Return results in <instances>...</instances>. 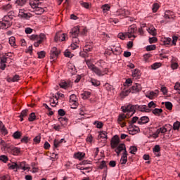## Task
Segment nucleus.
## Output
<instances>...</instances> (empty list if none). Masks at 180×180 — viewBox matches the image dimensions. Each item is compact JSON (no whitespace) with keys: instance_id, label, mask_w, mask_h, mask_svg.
I'll return each instance as SVG.
<instances>
[{"instance_id":"nucleus-56","label":"nucleus","mask_w":180,"mask_h":180,"mask_svg":"<svg viewBox=\"0 0 180 180\" xmlns=\"http://www.w3.org/2000/svg\"><path fill=\"white\" fill-rule=\"evenodd\" d=\"M86 64L88 66V68H89V70H92V68H94V67L95 66V65L92 64L91 63V60H86Z\"/></svg>"},{"instance_id":"nucleus-55","label":"nucleus","mask_w":180,"mask_h":180,"mask_svg":"<svg viewBox=\"0 0 180 180\" xmlns=\"http://www.w3.org/2000/svg\"><path fill=\"white\" fill-rule=\"evenodd\" d=\"M147 108H148V109H151V108H157V104H155V103H154V101H150L148 104Z\"/></svg>"},{"instance_id":"nucleus-47","label":"nucleus","mask_w":180,"mask_h":180,"mask_svg":"<svg viewBox=\"0 0 180 180\" xmlns=\"http://www.w3.org/2000/svg\"><path fill=\"white\" fill-rule=\"evenodd\" d=\"M94 124L96 126V127H97V129H102V127H103V123L101 122L96 121Z\"/></svg>"},{"instance_id":"nucleus-17","label":"nucleus","mask_w":180,"mask_h":180,"mask_svg":"<svg viewBox=\"0 0 180 180\" xmlns=\"http://www.w3.org/2000/svg\"><path fill=\"white\" fill-rule=\"evenodd\" d=\"M91 71H93V72H95V74L98 77H103V75H105V74L102 72V70L98 69L96 66L91 68Z\"/></svg>"},{"instance_id":"nucleus-13","label":"nucleus","mask_w":180,"mask_h":180,"mask_svg":"<svg viewBox=\"0 0 180 180\" xmlns=\"http://www.w3.org/2000/svg\"><path fill=\"white\" fill-rule=\"evenodd\" d=\"M67 36L63 32H57L55 36V41H64Z\"/></svg>"},{"instance_id":"nucleus-4","label":"nucleus","mask_w":180,"mask_h":180,"mask_svg":"<svg viewBox=\"0 0 180 180\" xmlns=\"http://www.w3.org/2000/svg\"><path fill=\"white\" fill-rule=\"evenodd\" d=\"M13 18L12 15H5L3 18V21H0V29H8L12 26V23L11 20H12Z\"/></svg>"},{"instance_id":"nucleus-7","label":"nucleus","mask_w":180,"mask_h":180,"mask_svg":"<svg viewBox=\"0 0 180 180\" xmlns=\"http://www.w3.org/2000/svg\"><path fill=\"white\" fill-rule=\"evenodd\" d=\"M60 53H61V51L57 49V48H52L50 53V59L53 60V61H56V60H57V58H58Z\"/></svg>"},{"instance_id":"nucleus-14","label":"nucleus","mask_w":180,"mask_h":180,"mask_svg":"<svg viewBox=\"0 0 180 180\" xmlns=\"http://www.w3.org/2000/svg\"><path fill=\"white\" fill-rule=\"evenodd\" d=\"M17 169H23V171H26L27 169H30V167L27 164H26V162H21L18 163Z\"/></svg>"},{"instance_id":"nucleus-32","label":"nucleus","mask_w":180,"mask_h":180,"mask_svg":"<svg viewBox=\"0 0 180 180\" xmlns=\"http://www.w3.org/2000/svg\"><path fill=\"white\" fill-rule=\"evenodd\" d=\"M3 11H5L6 12H9V11H12V5L11 4H6L2 6Z\"/></svg>"},{"instance_id":"nucleus-35","label":"nucleus","mask_w":180,"mask_h":180,"mask_svg":"<svg viewBox=\"0 0 180 180\" xmlns=\"http://www.w3.org/2000/svg\"><path fill=\"white\" fill-rule=\"evenodd\" d=\"M13 136L15 139L19 140V139H20V137H22V132H20L19 131H16L15 132H14Z\"/></svg>"},{"instance_id":"nucleus-51","label":"nucleus","mask_w":180,"mask_h":180,"mask_svg":"<svg viewBox=\"0 0 180 180\" xmlns=\"http://www.w3.org/2000/svg\"><path fill=\"white\" fill-rule=\"evenodd\" d=\"M139 117H133L131 120L129 122L130 123V126H133V124H134V123H136V122H139Z\"/></svg>"},{"instance_id":"nucleus-54","label":"nucleus","mask_w":180,"mask_h":180,"mask_svg":"<svg viewBox=\"0 0 180 180\" xmlns=\"http://www.w3.org/2000/svg\"><path fill=\"white\" fill-rule=\"evenodd\" d=\"M150 58H151V54H150V53H146V54L143 55V60L146 63H149L150 60H148Z\"/></svg>"},{"instance_id":"nucleus-40","label":"nucleus","mask_w":180,"mask_h":180,"mask_svg":"<svg viewBox=\"0 0 180 180\" xmlns=\"http://www.w3.org/2000/svg\"><path fill=\"white\" fill-rule=\"evenodd\" d=\"M111 51L113 54H115V56H117V54H120V47H117L115 49H111Z\"/></svg>"},{"instance_id":"nucleus-5","label":"nucleus","mask_w":180,"mask_h":180,"mask_svg":"<svg viewBox=\"0 0 180 180\" xmlns=\"http://www.w3.org/2000/svg\"><path fill=\"white\" fill-rule=\"evenodd\" d=\"M141 89H142L141 84L139 83H136L129 89V90H127L124 92H123L122 95L124 96H127V95H129L130 92H131V94H136V92H140Z\"/></svg>"},{"instance_id":"nucleus-8","label":"nucleus","mask_w":180,"mask_h":180,"mask_svg":"<svg viewBox=\"0 0 180 180\" xmlns=\"http://www.w3.org/2000/svg\"><path fill=\"white\" fill-rule=\"evenodd\" d=\"M92 44H89V43L86 44V45L84 47V52H80L79 56L80 57H84V58H86V53H89V51H92Z\"/></svg>"},{"instance_id":"nucleus-49","label":"nucleus","mask_w":180,"mask_h":180,"mask_svg":"<svg viewBox=\"0 0 180 180\" xmlns=\"http://www.w3.org/2000/svg\"><path fill=\"white\" fill-rule=\"evenodd\" d=\"M160 8V5L158 3H155L153 5V8H152V11L153 12H157V11H158V9Z\"/></svg>"},{"instance_id":"nucleus-59","label":"nucleus","mask_w":180,"mask_h":180,"mask_svg":"<svg viewBox=\"0 0 180 180\" xmlns=\"http://www.w3.org/2000/svg\"><path fill=\"white\" fill-rule=\"evenodd\" d=\"M156 46L155 45H148L146 46L147 51H151L153 50H155Z\"/></svg>"},{"instance_id":"nucleus-21","label":"nucleus","mask_w":180,"mask_h":180,"mask_svg":"<svg viewBox=\"0 0 180 180\" xmlns=\"http://www.w3.org/2000/svg\"><path fill=\"white\" fill-rule=\"evenodd\" d=\"M39 4L40 1H38L37 0H30V5L32 9L37 8Z\"/></svg>"},{"instance_id":"nucleus-52","label":"nucleus","mask_w":180,"mask_h":180,"mask_svg":"<svg viewBox=\"0 0 180 180\" xmlns=\"http://www.w3.org/2000/svg\"><path fill=\"white\" fill-rule=\"evenodd\" d=\"M64 56H65V57H68L69 58H72V53H71V52H70V51L68 49H67L64 52Z\"/></svg>"},{"instance_id":"nucleus-18","label":"nucleus","mask_w":180,"mask_h":180,"mask_svg":"<svg viewBox=\"0 0 180 180\" xmlns=\"http://www.w3.org/2000/svg\"><path fill=\"white\" fill-rule=\"evenodd\" d=\"M148 122H150V118L147 116H143L139 120L138 124H146Z\"/></svg>"},{"instance_id":"nucleus-46","label":"nucleus","mask_w":180,"mask_h":180,"mask_svg":"<svg viewBox=\"0 0 180 180\" xmlns=\"http://www.w3.org/2000/svg\"><path fill=\"white\" fill-rule=\"evenodd\" d=\"M28 120H29V122H34V120H36V114H34V112H32L30 115Z\"/></svg>"},{"instance_id":"nucleus-48","label":"nucleus","mask_w":180,"mask_h":180,"mask_svg":"<svg viewBox=\"0 0 180 180\" xmlns=\"http://www.w3.org/2000/svg\"><path fill=\"white\" fill-rule=\"evenodd\" d=\"M179 127H180V122L179 121H176L173 124V129L174 130H179Z\"/></svg>"},{"instance_id":"nucleus-28","label":"nucleus","mask_w":180,"mask_h":180,"mask_svg":"<svg viewBox=\"0 0 180 180\" xmlns=\"http://www.w3.org/2000/svg\"><path fill=\"white\" fill-rule=\"evenodd\" d=\"M65 139H62L60 141L55 139L53 141V146L55 148H58V147H60V144H61V143H63V141H64Z\"/></svg>"},{"instance_id":"nucleus-1","label":"nucleus","mask_w":180,"mask_h":180,"mask_svg":"<svg viewBox=\"0 0 180 180\" xmlns=\"http://www.w3.org/2000/svg\"><path fill=\"white\" fill-rule=\"evenodd\" d=\"M121 109L124 113H130V112H133L130 116H133L136 110H139V112H145L146 113L151 112V109L148 108L146 105H139L129 104L127 105L121 107Z\"/></svg>"},{"instance_id":"nucleus-12","label":"nucleus","mask_w":180,"mask_h":180,"mask_svg":"<svg viewBox=\"0 0 180 180\" xmlns=\"http://www.w3.org/2000/svg\"><path fill=\"white\" fill-rule=\"evenodd\" d=\"M18 16L22 19H29L30 18H32V14L30 13H26L23 9H20L19 11Z\"/></svg>"},{"instance_id":"nucleus-19","label":"nucleus","mask_w":180,"mask_h":180,"mask_svg":"<svg viewBox=\"0 0 180 180\" xmlns=\"http://www.w3.org/2000/svg\"><path fill=\"white\" fill-rule=\"evenodd\" d=\"M158 90H155V91H150L149 94L146 95L147 98L149 99H154V98H157L158 96Z\"/></svg>"},{"instance_id":"nucleus-36","label":"nucleus","mask_w":180,"mask_h":180,"mask_svg":"<svg viewBox=\"0 0 180 180\" xmlns=\"http://www.w3.org/2000/svg\"><path fill=\"white\" fill-rule=\"evenodd\" d=\"M26 116H27V110H24L20 115L21 122H23V117H26Z\"/></svg>"},{"instance_id":"nucleus-62","label":"nucleus","mask_w":180,"mask_h":180,"mask_svg":"<svg viewBox=\"0 0 180 180\" xmlns=\"http://www.w3.org/2000/svg\"><path fill=\"white\" fill-rule=\"evenodd\" d=\"M80 4L82 5V6H83V8H86V9H89V3L80 1Z\"/></svg>"},{"instance_id":"nucleus-16","label":"nucleus","mask_w":180,"mask_h":180,"mask_svg":"<svg viewBox=\"0 0 180 180\" xmlns=\"http://www.w3.org/2000/svg\"><path fill=\"white\" fill-rule=\"evenodd\" d=\"M164 17L166 20H171V19H174V12L167 10L165 11Z\"/></svg>"},{"instance_id":"nucleus-3","label":"nucleus","mask_w":180,"mask_h":180,"mask_svg":"<svg viewBox=\"0 0 180 180\" xmlns=\"http://www.w3.org/2000/svg\"><path fill=\"white\" fill-rule=\"evenodd\" d=\"M80 32L81 30L79 26H76L70 30V37H71L72 43L79 44V38L78 37H79Z\"/></svg>"},{"instance_id":"nucleus-50","label":"nucleus","mask_w":180,"mask_h":180,"mask_svg":"<svg viewBox=\"0 0 180 180\" xmlns=\"http://www.w3.org/2000/svg\"><path fill=\"white\" fill-rule=\"evenodd\" d=\"M1 144L4 148V150H6V148H11V145L9 143H5L4 140H1Z\"/></svg>"},{"instance_id":"nucleus-15","label":"nucleus","mask_w":180,"mask_h":180,"mask_svg":"<svg viewBox=\"0 0 180 180\" xmlns=\"http://www.w3.org/2000/svg\"><path fill=\"white\" fill-rule=\"evenodd\" d=\"M70 103H73V105H75V107H72V109H77L78 106V102L77 101V96L75 94L70 95Z\"/></svg>"},{"instance_id":"nucleus-33","label":"nucleus","mask_w":180,"mask_h":180,"mask_svg":"<svg viewBox=\"0 0 180 180\" xmlns=\"http://www.w3.org/2000/svg\"><path fill=\"white\" fill-rule=\"evenodd\" d=\"M131 127L132 130H129V134H136V132L140 130V129L136 126L132 125Z\"/></svg>"},{"instance_id":"nucleus-2","label":"nucleus","mask_w":180,"mask_h":180,"mask_svg":"<svg viewBox=\"0 0 180 180\" xmlns=\"http://www.w3.org/2000/svg\"><path fill=\"white\" fill-rule=\"evenodd\" d=\"M115 151L117 155H120V152L124 151L123 155L120 159V164H126L127 162V150H126V146L124 143H120Z\"/></svg>"},{"instance_id":"nucleus-30","label":"nucleus","mask_w":180,"mask_h":180,"mask_svg":"<svg viewBox=\"0 0 180 180\" xmlns=\"http://www.w3.org/2000/svg\"><path fill=\"white\" fill-rule=\"evenodd\" d=\"M90 82L94 86H99L101 85V82L96 79H91Z\"/></svg>"},{"instance_id":"nucleus-37","label":"nucleus","mask_w":180,"mask_h":180,"mask_svg":"<svg viewBox=\"0 0 180 180\" xmlns=\"http://www.w3.org/2000/svg\"><path fill=\"white\" fill-rule=\"evenodd\" d=\"M82 99H88L91 96V92L89 91H84L82 94Z\"/></svg>"},{"instance_id":"nucleus-53","label":"nucleus","mask_w":180,"mask_h":180,"mask_svg":"<svg viewBox=\"0 0 180 180\" xmlns=\"http://www.w3.org/2000/svg\"><path fill=\"white\" fill-rule=\"evenodd\" d=\"M118 37L121 40H124V39H126V37H127V35L126 34V32L125 33L120 32L118 34Z\"/></svg>"},{"instance_id":"nucleus-25","label":"nucleus","mask_w":180,"mask_h":180,"mask_svg":"<svg viewBox=\"0 0 180 180\" xmlns=\"http://www.w3.org/2000/svg\"><path fill=\"white\" fill-rule=\"evenodd\" d=\"M84 157H85V153L82 152H78L77 153H75V158H77V160H83Z\"/></svg>"},{"instance_id":"nucleus-22","label":"nucleus","mask_w":180,"mask_h":180,"mask_svg":"<svg viewBox=\"0 0 180 180\" xmlns=\"http://www.w3.org/2000/svg\"><path fill=\"white\" fill-rule=\"evenodd\" d=\"M161 151V148L160 145H155L153 148V153L156 157H160V152Z\"/></svg>"},{"instance_id":"nucleus-45","label":"nucleus","mask_w":180,"mask_h":180,"mask_svg":"<svg viewBox=\"0 0 180 180\" xmlns=\"http://www.w3.org/2000/svg\"><path fill=\"white\" fill-rule=\"evenodd\" d=\"M172 103L167 101L165 102V108L166 109H167L168 110H172Z\"/></svg>"},{"instance_id":"nucleus-43","label":"nucleus","mask_w":180,"mask_h":180,"mask_svg":"<svg viewBox=\"0 0 180 180\" xmlns=\"http://www.w3.org/2000/svg\"><path fill=\"white\" fill-rule=\"evenodd\" d=\"M117 15H120L121 16H127V15H129V11H125L124 10H120L117 12Z\"/></svg>"},{"instance_id":"nucleus-61","label":"nucleus","mask_w":180,"mask_h":180,"mask_svg":"<svg viewBox=\"0 0 180 180\" xmlns=\"http://www.w3.org/2000/svg\"><path fill=\"white\" fill-rule=\"evenodd\" d=\"M19 79H20V77L18 75H15L13 77V78L11 79V81L13 82H16L19 81Z\"/></svg>"},{"instance_id":"nucleus-31","label":"nucleus","mask_w":180,"mask_h":180,"mask_svg":"<svg viewBox=\"0 0 180 180\" xmlns=\"http://www.w3.org/2000/svg\"><path fill=\"white\" fill-rule=\"evenodd\" d=\"M26 4V0H16V6H23Z\"/></svg>"},{"instance_id":"nucleus-60","label":"nucleus","mask_w":180,"mask_h":180,"mask_svg":"<svg viewBox=\"0 0 180 180\" xmlns=\"http://www.w3.org/2000/svg\"><path fill=\"white\" fill-rule=\"evenodd\" d=\"M44 40L45 39H39L38 41H35L34 43V47H39V45L41 44Z\"/></svg>"},{"instance_id":"nucleus-27","label":"nucleus","mask_w":180,"mask_h":180,"mask_svg":"<svg viewBox=\"0 0 180 180\" xmlns=\"http://www.w3.org/2000/svg\"><path fill=\"white\" fill-rule=\"evenodd\" d=\"M147 30L150 34H152V36H155V34H157V30L153 26H150Z\"/></svg>"},{"instance_id":"nucleus-41","label":"nucleus","mask_w":180,"mask_h":180,"mask_svg":"<svg viewBox=\"0 0 180 180\" xmlns=\"http://www.w3.org/2000/svg\"><path fill=\"white\" fill-rule=\"evenodd\" d=\"M8 167L10 169H18V162H13L12 165L8 164Z\"/></svg>"},{"instance_id":"nucleus-9","label":"nucleus","mask_w":180,"mask_h":180,"mask_svg":"<svg viewBox=\"0 0 180 180\" xmlns=\"http://www.w3.org/2000/svg\"><path fill=\"white\" fill-rule=\"evenodd\" d=\"M119 143H120V139L117 135H115L112 137L110 141V146L112 148H117L119 147Z\"/></svg>"},{"instance_id":"nucleus-20","label":"nucleus","mask_w":180,"mask_h":180,"mask_svg":"<svg viewBox=\"0 0 180 180\" xmlns=\"http://www.w3.org/2000/svg\"><path fill=\"white\" fill-rule=\"evenodd\" d=\"M59 85H60V88H63V89H67V88H70V86H71V82L62 81L59 84Z\"/></svg>"},{"instance_id":"nucleus-24","label":"nucleus","mask_w":180,"mask_h":180,"mask_svg":"<svg viewBox=\"0 0 180 180\" xmlns=\"http://www.w3.org/2000/svg\"><path fill=\"white\" fill-rule=\"evenodd\" d=\"M0 130L4 136H6L8 134V131L6 130V128H5V125H4V123L2 121H0Z\"/></svg>"},{"instance_id":"nucleus-44","label":"nucleus","mask_w":180,"mask_h":180,"mask_svg":"<svg viewBox=\"0 0 180 180\" xmlns=\"http://www.w3.org/2000/svg\"><path fill=\"white\" fill-rule=\"evenodd\" d=\"M160 67H161V63H155L151 65L152 70H158V68H160Z\"/></svg>"},{"instance_id":"nucleus-10","label":"nucleus","mask_w":180,"mask_h":180,"mask_svg":"<svg viewBox=\"0 0 180 180\" xmlns=\"http://www.w3.org/2000/svg\"><path fill=\"white\" fill-rule=\"evenodd\" d=\"M30 40H32V41H37L41 39H46V35L44 34H32L28 37Z\"/></svg>"},{"instance_id":"nucleus-39","label":"nucleus","mask_w":180,"mask_h":180,"mask_svg":"<svg viewBox=\"0 0 180 180\" xmlns=\"http://www.w3.org/2000/svg\"><path fill=\"white\" fill-rule=\"evenodd\" d=\"M98 139H108V135L106 131H102L98 135Z\"/></svg>"},{"instance_id":"nucleus-64","label":"nucleus","mask_w":180,"mask_h":180,"mask_svg":"<svg viewBox=\"0 0 180 180\" xmlns=\"http://www.w3.org/2000/svg\"><path fill=\"white\" fill-rule=\"evenodd\" d=\"M171 41H172V39H171V38H165V39L163 40L164 44H169Z\"/></svg>"},{"instance_id":"nucleus-38","label":"nucleus","mask_w":180,"mask_h":180,"mask_svg":"<svg viewBox=\"0 0 180 180\" xmlns=\"http://www.w3.org/2000/svg\"><path fill=\"white\" fill-rule=\"evenodd\" d=\"M101 9H103V11L108 12L110 10V6L109 4H104L101 6Z\"/></svg>"},{"instance_id":"nucleus-42","label":"nucleus","mask_w":180,"mask_h":180,"mask_svg":"<svg viewBox=\"0 0 180 180\" xmlns=\"http://www.w3.org/2000/svg\"><path fill=\"white\" fill-rule=\"evenodd\" d=\"M9 160V158H8V156L5 155H2L0 156V161H2V162L6 163Z\"/></svg>"},{"instance_id":"nucleus-6","label":"nucleus","mask_w":180,"mask_h":180,"mask_svg":"<svg viewBox=\"0 0 180 180\" xmlns=\"http://www.w3.org/2000/svg\"><path fill=\"white\" fill-rule=\"evenodd\" d=\"M137 32V27L136 25H131L128 27V32H126L127 37L129 39H131L133 37L134 39H136L137 36H136L134 34Z\"/></svg>"},{"instance_id":"nucleus-58","label":"nucleus","mask_w":180,"mask_h":180,"mask_svg":"<svg viewBox=\"0 0 180 180\" xmlns=\"http://www.w3.org/2000/svg\"><path fill=\"white\" fill-rule=\"evenodd\" d=\"M68 69L71 70V72H72V74H75V72H77V69L75 68V66L73 65H69Z\"/></svg>"},{"instance_id":"nucleus-63","label":"nucleus","mask_w":180,"mask_h":180,"mask_svg":"<svg viewBox=\"0 0 180 180\" xmlns=\"http://www.w3.org/2000/svg\"><path fill=\"white\" fill-rule=\"evenodd\" d=\"M130 150V153L131 154H134V153L137 152V147L136 146H131L129 148Z\"/></svg>"},{"instance_id":"nucleus-23","label":"nucleus","mask_w":180,"mask_h":180,"mask_svg":"<svg viewBox=\"0 0 180 180\" xmlns=\"http://www.w3.org/2000/svg\"><path fill=\"white\" fill-rule=\"evenodd\" d=\"M140 70L138 69H135L134 70H133L132 72V77L133 78H135V79H139V78H140Z\"/></svg>"},{"instance_id":"nucleus-26","label":"nucleus","mask_w":180,"mask_h":180,"mask_svg":"<svg viewBox=\"0 0 180 180\" xmlns=\"http://www.w3.org/2000/svg\"><path fill=\"white\" fill-rule=\"evenodd\" d=\"M34 9V12L36 15H42V13H44V8H41V7H36Z\"/></svg>"},{"instance_id":"nucleus-29","label":"nucleus","mask_w":180,"mask_h":180,"mask_svg":"<svg viewBox=\"0 0 180 180\" xmlns=\"http://www.w3.org/2000/svg\"><path fill=\"white\" fill-rule=\"evenodd\" d=\"M152 113L155 115V116H160L161 113H162V109L161 108H155L153 110Z\"/></svg>"},{"instance_id":"nucleus-11","label":"nucleus","mask_w":180,"mask_h":180,"mask_svg":"<svg viewBox=\"0 0 180 180\" xmlns=\"http://www.w3.org/2000/svg\"><path fill=\"white\" fill-rule=\"evenodd\" d=\"M129 117V114L124 115V114H121L119 115L117 122L122 127H124L126 126V122H124V119H127Z\"/></svg>"},{"instance_id":"nucleus-57","label":"nucleus","mask_w":180,"mask_h":180,"mask_svg":"<svg viewBox=\"0 0 180 180\" xmlns=\"http://www.w3.org/2000/svg\"><path fill=\"white\" fill-rule=\"evenodd\" d=\"M37 54H38V58H44V57H46V52L43 51L38 52Z\"/></svg>"},{"instance_id":"nucleus-34","label":"nucleus","mask_w":180,"mask_h":180,"mask_svg":"<svg viewBox=\"0 0 180 180\" xmlns=\"http://www.w3.org/2000/svg\"><path fill=\"white\" fill-rule=\"evenodd\" d=\"M15 37H11L9 38V44H11V46H12V47H15V46H16V42H15Z\"/></svg>"}]
</instances>
